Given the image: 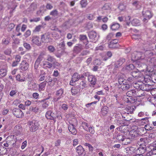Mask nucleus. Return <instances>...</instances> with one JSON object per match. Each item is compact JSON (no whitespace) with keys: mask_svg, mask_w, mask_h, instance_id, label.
<instances>
[{"mask_svg":"<svg viewBox=\"0 0 156 156\" xmlns=\"http://www.w3.org/2000/svg\"><path fill=\"white\" fill-rule=\"evenodd\" d=\"M146 145H139V147L136 149L133 147H129L126 148L127 153L129 154H132L133 153L136 152L137 153H140L142 154H144L146 151Z\"/></svg>","mask_w":156,"mask_h":156,"instance_id":"nucleus-1","label":"nucleus"},{"mask_svg":"<svg viewBox=\"0 0 156 156\" xmlns=\"http://www.w3.org/2000/svg\"><path fill=\"white\" fill-rule=\"evenodd\" d=\"M30 130L31 132H34L38 129L39 124L38 122L33 120L28 123Z\"/></svg>","mask_w":156,"mask_h":156,"instance_id":"nucleus-2","label":"nucleus"},{"mask_svg":"<svg viewBox=\"0 0 156 156\" xmlns=\"http://www.w3.org/2000/svg\"><path fill=\"white\" fill-rule=\"evenodd\" d=\"M13 114L17 118H21L23 116V113L19 108H15L12 109Z\"/></svg>","mask_w":156,"mask_h":156,"instance_id":"nucleus-3","label":"nucleus"},{"mask_svg":"<svg viewBox=\"0 0 156 156\" xmlns=\"http://www.w3.org/2000/svg\"><path fill=\"white\" fill-rule=\"evenodd\" d=\"M52 39L50 38V35L48 33H46L41 36V41L42 42L45 43L50 42L52 41Z\"/></svg>","mask_w":156,"mask_h":156,"instance_id":"nucleus-4","label":"nucleus"},{"mask_svg":"<svg viewBox=\"0 0 156 156\" xmlns=\"http://www.w3.org/2000/svg\"><path fill=\"white\" fill-rule=\"evenodd\" d=\"M0 64L1 65H3L4 66L3 68L1 67V66L0 67V68H2L0 69V78H1L6 75L7 67L5 63L1 62Z\"/></svg>","mask_w":156,"mask_h":156,"instance_id":"nucleus-5","label":"nucleus"},{"mask_svg":"<svg viewBox=\"0 0 156 156\" xmlns=\"http://www.w3.org/2000/svg\"><path fill=\"white\" fill-rule=\"evenodd\" d=\"M64 90L62 88L57 90L56 93V98H55L54 100L55 101H57L58 100L63 97Z\"/></svg>","mask_w":156,"mask_h":156,"instance_id":"nucleus-6","label":"nucleus"},{"mask_svg":"<svg viewBox=\"0 0 156 156\" xmlns=\"http://www.w3.org/2000/svg\"><path fill=\"white\" fill-rule=\"evenodd\" d=\"M143 55L140 52L135 51L132 54V59L133 60H138L141 58Z\"/></svg>","mask_w":156,"mask_h":156,"instance_id":"nucleus-7","label":"nucleus"},{"mask_svg":"<svg viewBox=\"0 0 156 156\" xmlns=\"http://www.w3.org/2000/svg\"><path fill=\"white\" fill-rule=\"evenodd\" d=\"M76 151L79 156H85L86 153L83 147L80 145L77 147Z\"/></svg>","mask_w":156,"mask_h":156,"instance_id":"nucleus-8","label":"nucleus"},{"mask_svg":"<svg viewBox=\"0 0 156 156\" xmlns=\"http://www.w3.org/2000/svg\"><path fill=\"white\" fill-rule=\"evenodd\" d=\"M80 78V76L78 73H74L72 76V80L70 82V84L73 86V83L77 81Z\"/></svg>","mask_w":156,"mask_h":156,"instance_id":"nucleus-9","label":"nucleus"},{"mask_svg":"<svg viewBox=\"0 0 156 156\" xmlns=\"http://www.w3.org/2000/svg\"><path fill=\"white\" fill-rule=\"evenodd\" d=\"M118 42V40H113L108 43L109 47L111 48H118V45L117 44Z\"/></svg>","mask_w":156,"mask_h":156,"instance_id":"nucleus-10","label":"nucleus"},{"mask_svg":"<svg viewBox=\"0 0 156 156\" xmlns=\"http://www.w3.org/2000/svg\"><path fill=\"white\" fill-rule=\"evenodd\" d=\"M132 76L136 78H138L139 77H143V76L142 73L138 70H134L132 73Z\"/></svg>","mask_w":156,"mask_h":156,"instance_id":"nucleus-11","label":"nucleus"},{"mask_svg":"<svg viewBox=\"0 0 156 156\" xmlns=\"http://www.w3.org/2000/svg\"><path fill=\"white\" fill-rule=\"evenodd\" d=\"M29 67V64L25 60H23L21 63L20 66V69L23 70H27Z\"/></svg>","mask_w":156,"mask_h":156,"instance_id":"nucleus-12","label":"nucleus"},{"mask_svg":"<svg viewBox=\"0 0 156 156\" xmlns=\"http://www.w3.org/2000/svg\"><path fill=\"white\" fill-rule=\"evenodd\" d=\"M42 64V67L45 69H50L52 67V63L46 61H43Z\"/></svg>","mask_w":156,"mask_h":156,"instance_id":"nucleus-13","label":"nucleus"},{"mask_svg":"<svg viewBox=\"0 0 156 156\" xmlns=\"http://www.w3.org/2000/svg\"><path fill=\"white\" fill-rule=\"evenodd\" d=\"M131 86L126 82L125 83H122V85H119L118 87L119 89H121L122 90H126L129 89Z\"/></svg>","mask_w":156,"mask_h":156,"instance_id":"nucleus-14","label":"nucleus"},{"mask_svg":"<svg viewBox=\"0 0 156 156\" xmlns=\"http://www.w3.org/2000/svg\"><path fill=\"white\" fill-rule=\"evenodd\" d=\"M45 116L46 118L50 120H54L55 118V114L51 111H47L46 113Z\"/></svg>","mask_w":156,"mask_h":156,"instance_id":"nucleus-15","label":"nucleus"},{"mask_svg":"<svg viewBox=\"0 0 156 156\" xmlns=\"http://www.w3.org/2000/svg\"><path fill=\"white\" fill-rule=\"evenodd\" d=\"M88 80L90 82L91 84L93 85H95L96 83L97 79L95 76L93 75H88Z\"/></svg>","mask_w":156,"mask_h":156,"instance_id":"nucleus-16","label":"nucleus"},{"mask_svg":"<svg viewBox=\"0 0 156 156\" xmlns=\"http://www.w3.org/2000/svg\"><path fill=\"white\" fill-rule=\"evenodd\" d=\"M39 37L37 36H34L32 37V42L34 44L37 45H40L41 44Z\"/></svg>","mask_w":156,"mask_h":156,"instance_id":"nucleus-17","label":"nucleus"},{"mask_svg":"<svg viewBox=\"0 0 156 156\" xmlns=\"http://www.w3.org/2000/svg\"><path fill=\"white\" fill-rule=\"evenodd\" d=\"M47 83V81H44L39 84L38 90L39 92L44 90Z\"/></svg>","mask_w":156,"mask_h":156,"instance_id":"nucleus-18","label":"nucleus"},{"mask_svg":"<svg viewBox=\"0 0 156 156\" xmlns=\"http://www.w3.org/2000/svg\"><path fill=\"white\" fill-rule=\"evenodd\" d=\"M125 61V60L124 58H120L115 63V67L116 68H118Z\"/></svg>","mask_w":156,"mask_h":156,"instance_id":"nucleus-19","label":"nucleus"},{"mask_svg":"<svg viewBox=\"0 0 156 156\" xmlns=\"http://www.w3.org/2000/svg\"><path fill=\"white\" fill-rule=\"evenodd\" d=\"M142 13L144 17L148 18V19H150L153 16L151 11L149 10L143 11Z\"/></svg>","mask_w":156,"mask_h":156,"instance_id":"nucleus-20","label":"nucleus"},{"mask_svg":"<svg viewBox=\"0 0 156 156\" xmlns=\"http://www.w3.org/2000/svg\"><path fill=\"white\" fill-rule=\"evenodd\" d=\"M147 143V140L146 138H140L137 142V144L139 145L146 146V144Z\"/></svg>","mask_w":156,"mask_h":156,"instance_id":"nucleus-21","label":"nucleus"},{"mask_svg":"<svg viewBox=\"0 0 156 156\" xmlns=\"http://www.w3.org/2000/svg\"><path fill=\"white\" fill-rule=\"evenodd\" d=\"M88 36L92 40H95V38L96 39L97 38V34L94 31H90L89 33Z\"/></svg>","mask_w":156,"mask_h":156,"instance_id":"nucleus-22","label":"nucleus"},{"mask_svg":"<svg viewBox=\"0 0 156 156\" xmlns=\"http://www.w3.org/2000/svg\"><path fill=\"white\" fill-rule=\"evenodd\" d=\"M80 91V90L77 86L73 87L71 89V92L72 95H76Z\"/></svg>","mask_w":156,"mask_h":156,"instance_id":"nucleus-23","label":"nucleus"},{"mask_svg":"<svg viewBox=\"0 0 156 156\" xmlns=\"http://www.w3.org/2000/svg\"><path fill=\"white\" fill-rule=\"evenodd\" d=\"M120 27V25L119 23L113 22L111 26V28L113 30H118Z\"/></svg>","mask_w":156,"mask_h":156,"instance_id":"nucleus-24","label":"nucleus"},{"mask_svg":"<svg viewBox=\"0 0 156 156\" xmlns=\"http://www.w3.org/2000/svg\"><path fill=\"white\" fill-rule=\"evenodd\" d=\"M68 129L70 132H71L72 134H76L77 132L73 125H69L68 126Z\"/></svg>","mask_w":156,"mask_h":156,"instance_id":"nucleus-25","label":"nucleus"},{"mask_svg":"<svg viewBox=\"0 0 156 156\" xmlns=\"http://www.w3.org/2000/svg\"><path fill=\"white\" fill-rule=\"evenodd\" d=\"M136 92L135 90H130L129 91L126 93V95L127 97H132L133 96H137L136 93Z\"/></svg>","mask_w":156,"mask_h":156,"instance_id":"nucleus-26","label":"nucleus"},{"mask_svg":"<svg viewBox=\"0 0 156 156\" xmlns=\"http://www.w3.org/2000/svg\"><path fill=\"white\" fill-rule=\"evenodd\" d=\"M126 102L129 103H133L136 101V99L134 98H133L131 97H128L125 100Z\"/></svg>","mask_w":156,"mask_h":156,"instance_id":"nucleus-27","label":"nucleus"},{"mask_svg":"<svg viewBox=\"0 0 156 156\" xmlns=\"http://www.w3.org/2000/svg\"><path fill=\"white\" fill-rule=\"evenodd\" d=\"M86 84L83 81H81L79 84L77 86L79 88L80 90H81L83 89L84 88L86 87Z\"/></svg>","mask_w":156,"mask_h":156,"instance_id":"nucleus-28","label":"nucleus"},{"mask_svg":"<svg viewBox=\"0 0 156 156\" xmlns=\"http://www.w3.org/2000/svg\"><path fill=\"white\" fill-rule=\"evenodd\" d=\"M108 107L106 106L103 107L101 109V114L103 115H106L108 112Z\"/></svg>","mask_w":156,"mask_h":156,"instance_id":"nucleus-29","label":"nucleus"},{"mask_svg":"<svg viewBox=\"0 0 156 156\" xmlns=\"http://www.w3.org/2000/svg\"><path fill=\"white\" fill-rule=\"evenodd\" d=\"M82 48H83L81 46H75L74 47L73 50L75 53H78L81 51Z\"/></svg>","mask_w":156,"mask_h":156,"instance_id":"nucleus-30","label":"nucleus"},{"mask_svg":"<svg viewBox=\"0 0 156 156\" xmlns=\"http://www.w3.org/2000/svg\"><path fill=\"white\" fill-rule=\"evenodd\" d=\"M131 141V140L129 138H126L125 136L122 144L123 145H126L130 143Z\"/></svg>","mask_w":156,"mask_h":156,"instance_id":"nucleus-31","label":"nucleus"},{"mask_svg":"<svg viewBox=\"0 0 156 156\" xmlns=\"http://www.w3.org/2000/svg\"><path fill=\"white\" fill-rule=\"evenodd\" d=\"M45 74H46V73L44 71H41L39 76L40 78L39 81H41L44 80L45 79V76L44 75Z\"/></svg>","mask_w":156,"mask_h":156,"instance_id":"nucleus-32","label":"nucleus"},{"mask_svg":"<svg viewBox=\"0 0 156 156\" xmlns=\"http://www.w3.org/2000/svg\"><path fill=\"white\" fill-rule=\"evenodd\" d=\"M46 11V9H45L44 5H43L40 7V9L37 12V13L38 15H40L41 13H44Z\"/></svg>","mask_w":156,"mask_h":156,"instance_id":"nucleus-33","label":"nucleus"},{"mask_svg":"<svg viewBox=\"0 0 156 156\" xmlns=\"http://www.w3.org/2000/svg\"><path fill=\"white\" fill-rule=\"evenodd\" d=\"M50 15L53 17H56L58 15V11L56 9H54L50 12Z\"/></svg>","mask_w":156,"mask_h":156,"instance_id":"nucleus-34","label":"nucleus"},{"mask_svg":"<svg viewBox=\"0 0 156 156\" xmlns=\"http://www.w3.org/2000/svg\"><path fill=\"white\" fill-rule=\"evenodd\" d=\"M58 32L61 33V31L60 30H57L55 31H54L52 33V35L53 37H55L56 39H58L59 37V35Z\"/></svg>","mask_w":156,"mask_h":156,"instance_id":"nucleus-35","label":"nucleus"},{"mask_svg":"<svg viewBox=\"0 0 156 156\" xmlns=\"http://www.w3.org/2000/svg\"><path fill=\"white\" fill-rule=\"evenodd\" d=\"M131 23L133 26H138L140 25V22L138 20L135 19L132 20Z\"/></svg>","mask_w":156,"mask_h":156,"instance_id":"nucleus-36","label":"nucleus"},{"mask_svg":"<svg viewBox=\"0 0 156 156\" xmlns=\"http://www.w3.org/2000/svg\"><path fill=\"white\" fill-rule=\"evenodd\" d=\"M125 136L122 134H118L116 137V139L119 142L122 143Z\"/></svg>","mask_w":156,"mask_h":156,"instance_id":"nucleus-37","label":"nucleus"},{"mask_svg":"<svg viewBox=\"0 0 156 156\" xmlns=\"http://www.w3.org/2000/svg\"><path fill=\"white\" fill-rule=\"evenodd\" d=\"M45 55V54L43 52H41V53L38 58H37L36 62H40L41 61L43 60L44 56Z\"/></svg>","mask_w":156,"mask_h":156,"instance_id":"nucleus-38","label":"nucleus"},{"mask_svg":"<svg viewBox=\"0 0 156 156\" xmlns=\"http://www.w3.org/2000/svg\"><path fill=\"white\" fill-rule=\"evenodd\" d=\"M130 136H131V138H134L137 135V131L136 130H132L130 131L129 132Z\"/></svg>","mask_w":156,"mask_h":156,"instance_id":"nucleus-39","label":"nucleus"},{"mask_svg":"<svg viewBox=\"0 0 156 156\" xmlns=\"http://www.w3.org/2000/svg\"><path fill=\"white\" fill-rule=\"evenodd\" d=\"M46 60L48 62H53L54 61H55V58L53 57L48 55L47 56Z\"/></svg>","mask_w":156,"mask_h":156,"instance_id":"nucleus-40","label":"nucleus"},{"mask_svg":"<svg viewBox=\"0 0 156 156\" xmlns=\"http://www.w3.org/2000/svg\"><path fill=\"white\" fill-rule=\"evenodd\" d=\"M82 126L83 129L86 131H88V129L89 126L88 124L86 122H82Z\"/></svg>","mask_w":156,"mask_h":156,"instance_id":"nucleus-41","label":"nucleus"},{"mask_svg":"<svg viewBox=\"0 0 156 156\" xmlns=\"http://www.w3.org/2000/svg\"><path fill=\"white\" fill-rule=\"evenodd\" d=\"M111 8V5L109 3L105 4L102 8L103 10H110Z\"/></svg>","mask_w":156,"mask_h":156,"instance_id":"nucleus-42","label":"nucleus"},{"mask_svg":"<svg viewBox=\"0 0 156 156\" xmlns=\"http://www.w3.org/2000/svg\"><path fill=\"white\" fill-rule=\"evenodd\" d=\"M136 107L134 106H129L126 108L127 111L130 113H132Z\"/></svg>","mask_w":156,"mask_h":156,"instance_id":"nucleus-43","label":"nucleus"},{"mask_svg":"<svg viewBox=\"0 0 156 156\" xmlns=\"http://www.w3.org/2000/svg\"><path fill=\"white\" fill-rule=\"evenodd\" d=\"M80 4L82 8H85L87 5V0H82L80 2Z\"/></svg>","mask_w":156,"mask_h":156,"instance_id":"nucleus-44","label":"nucleus"},{"mask_svg":"<svg viewBox=\"0 0 156 156\" xmlns=\"http://www.w3.org/2000/svg\"><path fill=\"white\" fill-rule=\"evenodd\" d=\"M145 128L144 127H141L139 128L136 131H137V133L138 134L142 135L144 133V130Z\"/></svg>","mask_w":156,"mask_h":156,"instance_id":"nucleus-45","label":"nucleus"},{"mask_svg":"<svg viewBox=\"0 0 156 156\" xmlns=\"http://www.w3.org/2000/svg\"><path fill=\"white\" fill-rule=\"evenodd\" d=\"M87 17L89 20H93L95 18V14H89L87 15Z\"/></svg>","mask_w":156,"mask_h":156,"instance_id":"nucleus-46","label":"nucleus"},{"mask_svg":"<svg viewBox=\"0 0 156 156\" xmlns=\"http://www.w3.org/2000/svg\"><path fill=\"white\" fill-rule=\"evenodd\" d=\"M84 145L87 147L90 151H93L94 148L92 145L90 144L86 143L84 144Z\"/></svg>","mask_w":156,"mask_h":156,"instance_id":"nucleus-47","label":"nucleus"},{"mask_svg":"<svg viewBox=\"0 0 156 156\" xmlns=\"http://www.w3.org/2000/svg\"><path fill=\"white\" fill-rule=\"evenodd\" d=\"M6 151L7 150L3 146H0V154H4Z\"/></svg>","mask_w":156,"mask_h":156,"instance_id":"nucleus-48","label":"nucleus"},{"mask_svg":"<svg viewBox=\"0 0 156 156\" xmlns=\"http://www.w3.org/2000/svg\"><path fill=\"white\" fill-rule=\"evenodd\" d=\"M15 129L17 131V133L18 134H20L22 132V128L20 126H16Z\"/></svg>","mask_w":156,"mask_h":156,"instance_id":"nucleus-49","label":"nucleus"},{"mask_svg":"<svg viewBox=\"0 0 156 156\" xmlns=\"http://www.w3.org/2000/svg\"><path fill=\"white\" fill-rule=\"evenodd\" d=\"M23 45L24 47L27 50H29L31 49V47L29 44L26 42H24Z\"/></svg>","mask_w":156,"mask_h":156,"instance_id":"nucleus-50","label":"nucleus"},{"mask_svg":"<svg viewBox=\"0 0 156 156\" xmlns=\"http://www.w3.org/2000/svg\"><path fill=\"white\" fill-rule=\"evenodd\" d=\"M87 131L89 132L90 133L94 134L95 133L94 127L93 126H90L88 128Z\"/></svg>","mask_w":156,"mask_h":156,"instance_id":"nucleus-51","label":"nucleus"},{"mask_svg":"<svg viewBox=\"0 0 156 156\" xmlns=\"http://www.w3.org/2000/svg\"><path fill=\"white\" fill-rule=\"evenodd\" d=\"M135 66L133 64H130L127 66L126 67V69L128 70H131L134 69Z\"/></svg>","mask_w":156,"mask_h":156,"instance_id":"nucleus-52","label":"nucleus"},{"mask_svg":"<svg viewBox=\"0 0 156 156\" xmlns=\"http://www.w3.org/2000/svg\"><path fill=\"white\" fill-rule=\"evenodd\" d=\"M53 7V5L50 3H47L45 6L46 9L51 10L52 9Z\"/></svg>","mask_w":156,"mask_h":156,"instance_id":"nucleus-53","label":"nucleus"},{"mask_svg":"<svg viewBox=\"0 0 156 156\" xmlns=\"http://www.w3.org/2000/svg\"><path fill=\"white\" fill-rule=\"evenodd\" d=\"M30 87H31V89L34 90H37V85L35 83H33L31 84Z\"/></svg>","mask_w":156,"mask_h":156,"instance_id":"nucleus-54","label":"nucleus"},{"mask_svg":"<svg viewBox=\"0 0 156 156\" xmlns=\"http://www.w3.org/2000/svg\"><path fill=\"white\" fill-rule=\"evenodd\" d=\"M133 4V5L135 6L137 8H139L140 6V3L139 1H136L134 2Z\"/></svg>","mask_w":156,"mask_h":156,"instance_id":"nucleus-55","label":"nucleus"},{"mask_svg":"<svg viewBox=\"0 0 156 156\" xmlns=\"http://www.w3.org/2000/svg\"><path fill=\"white\" fill-rule=\"evenodd\" d=\"M132 38L135 40L138 39L140 38V35L139 34H133L132 36Z\"/></svg>","mask_w":156,"mask_h":156,"instance_id":"nucleus-56","label":"nucleus"},{"mask_svg":"<svg viewBox=\"0 0 156 156\" xmlns=\"http://www.w3.org/2000/svg\"><path fill=\"white\" fill-rule=\"evenodd\" d=\"M42 26L41 25H39L36 27L34 30V32H39L41 29L42 27Z\"/></svg>","mask_w":156,"mask_h":156,"instance_id":"nucleus-57","label":"nucleus"},{"mask_svg":"<svg viewBox=\"0 0 156 156\" xmlns=\"http://www.w3.org/2000/svg\"><path fill=\"white\" fill-rule=\"evenodd\" d=\"M119 85H122V83H125L126 81L123 78H120L118 79Z\"/></svg>","mask_w":156,"mask_h":156,"instance_id":"nucleus-58","label":"nucleus"},{"mask_svg":"<svg viewBox=\"0 0 156 156\" xmlns=\"http://www.w3.org/2000/svg\"><path fill=\"white\" fill-rule=\"evenodd\" d=\"M31 33V31L30 30H28L24 34V36L26 38L27 37L30 35Z\"/></svg>","mask_w":156,"mask_h":156,"instance_id":"nucleus-59","label":"nucleus"},{"mask_svg":"<svg viewBox=\"0 0 156 156\" xmlns=\"http://www.w3.org/2000/svg\"><path fill=\"white\" fill-rule=\"evenodd\" d=\"M52 64V67L54 68H57V67H58L60 65L59 63L55 61L53 62Z\"/></svg>","mask_w":156,"mask_h":156,"instance_id":"nucleus-60","label":"nucleus"},{"mask_svg":"<svg viewBox=\"0 0 156 156\" xmlns=\"http://www.w3.org/2000/svg\"><path fill=\"white\" fill-rule=\"evenodd\" d=\"M41 18L40 17H35L33 18L32 19L30 20V21L32 22H37L40 21Z\"/></svg>","mask_w":156,"mask_h":156,"instance_id":"nucleus-61","label":"nucleus"},{"mask_svg":"<svg viewBox=\"0 0 156 156\" xmlns=\"http://www.w3.org/2000/svg\"><path fill=\"white\" fill-rule=\"evenodd\" d=\"M48 50L50 52H53L55 50V47L52 45H50L48 47Z\"/></svg>","mask_w":156,"mask_h":156,"instance_id":"nucleus-62","label":"nucleus"},{"mask_svg":"<svg viewBox=\"0 0 156 156\" xmlns=\"http://www.w3.org/2000/svg\"><path fill=\"white\" fill-rule=\"evenodd\" d=\"M2 42L3 44L6 45L9 42V39L8 38L4 39L2 40Z\"/></svg>","mask_w":156,"mask_h":156,"instance_id":"nucleus-63","label":"nucleus"},{"mask_svg":"<svg viewBox=\"0 0 156 156\" xmlns=\"http://www.w3.org/2000/svg\"><path fill=\"white\" fill-rule=\"evenodd\" d=\"M144 128L145 129V130H151L153 129L152 127H151L149 124L146 125L145 126Z\"/></svg>","mask_w":156,"mask_h":156,"instance_id":"nucleus-64","label":"nucleus"}]
</instances>
